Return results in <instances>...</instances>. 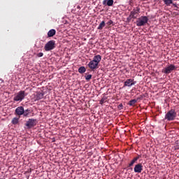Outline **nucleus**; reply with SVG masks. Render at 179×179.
<instances>
[{"mask_svg": "<svg viewBox=\"0 0 179 179\" xmlns=\"http://www.w3.org/2000/svg\"><path fill=\"white\" fill-rule=\"evenodd\" d=\"M176 117H177V112H176V110L171 109L165 115V120H167V121H174Z\"/></svg>", "mask_w": 179, "mask_h": 179, "instance_id": "obj_1", "label": "nucleus"}, {"mask_svg": "<svg viewBox=\"0 0 179 179\" xmlns=\"http://www.w3.org/2000/svg\"><path fill=\"white\" fill-rule=\"evenodd\" d=\"M27 94H26V92L21 90L17 92L13 98L14 101H22L24 100V97H26Z\"/></svg>", "mask_w": 179, "mask_h": 179, "instance_id": "obj_2", "label": "nucleus"}, {"mask_svg": "<svg viewBox=\"0 0 179 179\" xmlns=\"http://www.w3.org/2000/svg\"><path fill=\"white\" fill-rule=\"evenodd\" d=\"M149 22V18L146 16H141V17L138 18V20L136 21V26L138 27H142L145 26Z\"/></svg>", "mask_w": 179, "mask_h": 179, "instance_id": "obj_3", "label": "nucleus"}, {"mask_svg": "<svg viewBox=\"0 0 179 179\" xmlns=\"http://www.w3.org/2000/svg\"><path fill=\"white\" fill-rule=\"evenodd\" d=\"M55 48V41H49L44 46L45 51H51Z\"/></svg>", "mask_w": 179, "mask_h": 179, "instance_id": "obj_4", "label": "nucleus"}, {"mask_svg": "<svg viewBox=\"0 0 179 179\" xmlns=\"http://www.w3.org/2000/svg\"><path fill=\"white\" fill-rule=\"evenodd\" d=\"M177 67L174 66V64H170L169 66L165 67L162 69V73L169 75L173 72V71H176Z\"/></svg>", "mask_w": 179, "mask_h": 179, "instance_id": "obj_5", "label": "nucleus"}, {"mask_svg": "<svg viewBox=\"0 0 179 179\" xmlns=\"http://www.w3.org/2000/svg\"><path fill=\"white\" fill-rule=\"evenodd\" d=\"M37 122H38L36 119H29L28 121H27L25 125L28 129H30L34 127H36V125H37Z\"/></svg>", "mask_w": 179, "mask_h": 179, "instance_id": "obj_6", "label": "nucleus"}, {"mask_svg": "<svg viewBox=\"0 0 179 179\" xmlns=\"http://www.w3.org/2000/svg\"><path fill=\"white\" fill-rule=\"evenodd\" d=\"M135 85H136V81L134 79L129 78L124 81L123 87H131Z\"/></svg>", "mask_w": 179, "mask_h": 179, "instance_id": "obj_7", "label": "nucleus"}, {"mask_svg": "<svg viewBox=\"0 0 179 179\" xmlns=\"http://www.w3.org/2000/svg\"><path fill=\"white\" fill-rule=\"evenodd\" d=\"M139 13H141V8L139 7H136L130 12V15H131V17H133V19H136Z\"/></svg>", "mask_w": 179, "mask_h": 179, "instance_id": "obj_8", "label": "nucleus"}, {"mask_svg": "<svg viewBox=\"0 0 179 179\" xmlns=\"http://www.w3.org/2000/svg\"><path fill=\"white\" fill-rule=\"evenodd\" d=\"M24 113V108H23V106H18L15 109V115H18L19 118H20V116L23 115Z\"/></svg>", "mask_w": 179, "mask_h": 179, "instance_id": "obj_9", "label": "nucleus"}, {"mask_svg": "<svg viewBox=\"0 0 179 179\" xmlns=\"http://www.w3.org/2000/svg\"><path fill=\"white\" fill-rule=\"evenodd\" d=\"M88 68L92 69V71H94V69H97L99 68V64L93 60H91L88 64Z\"/></svg>", "mask_w": 179, "mask_h": 179, "instance_id": "obj_10", "label": "nucleus"}, {"mask_svg": "<svg viewBox=\"0 0 179 179\" xmlns=\"http://www.w3.org/2000/svg\"><path fill=\"white\" fill-rule=\"evenodd\" d=\"M163 2L166 5V6H171V5H173L174 8H177V9H178L177 3H174L173 0H163Z\"/></svg>", "mask_w": 179, "mask_h": 179, "instance_id": "obj_11", "label": "nucleus"}, {"mask_svg": "<svg viewBox=\"0 0 179 179\" xmlns=\"http://www.w3.org/2000/svg\"><path fill=\"white\" fill-rule=\"evenodd\" d=\"M134 173H142L143 170V166L142 165V164L139 163L135 165L134 166Z\"/></svg>", "mask_w": 179, "mask_h": 179, "instance_id": "obj_12", "label": "nucleus"}, {"mask_svg": "<svg viewBox=\"0 0 179 179\" xmlns=\"http://www.w3.org/2000/svg\"><path fill=\"white\" fill-rule=\"evenodd\" d=\"M92 61L99 65V64H100V62L101 61V56L100 55H95L93 57Z\"/></svg>", "mask_w": 179, "mask_h": 179, "instance_id": "obj_13", "label": "nucleus"}, {"mask_svg": "<svg viewBox=\"0 0 179 179\" xmlns=\"http://www.w3.org/2000/svg\"><path fill=\"white\" fill-rule=\"evenodd\" d=\"M103 5H107V6H113V5H114V0H103Z\"/></svg>", "mask_w": 179, "mask_h": 179, "instance_id": "obj_14", "label": "nucleus"}, {"mask_svg": "<svg viewBox=\"0 0 179 179\" xmlns=\"http://www.w3.org/2000/svg\"><path fill=\"white\" fill-rule=\"evenodd\" d=\"M55 34H57V31H55V29H50L48 32V37H54V36H55Z\"/></svg>", "mask_w": 179, "mask_h": 179, "instance_id": "obj_15", "label": "nucleus"}, {"mask_svg": "<svg viewBox=\"0 0 179 179\" xmlns=\"http://www.w3.org/2000/svg\"><path fill=\"white\" fill-rule=\"evenodd\" d=\"M138 160H139V156L134 157L131 162L129 164V167H132V166H134V164H135L136 162H138Z\"/></svg>", "mask_w": 179, "mask_h": 179, "instance_id": "obj_16", "label": "nucleus"}, {"mask_svg": "<svg viewBox=\"0 0 179 179\" xmlns=\"http://www.w3.org/2000/svg\"><path fill=\"white\" fill-rule=\"evenodd\" d=\"M44 97V93L43 92H37L36 96V100H41Z\"/></svg>", "mask_w": 179, "mask_h": 179, "instance_id": "obj_17", "label": "nucleus"}, {"mask_svg": "<svg viewBox=\"0 0 179 179\" xmlns=\"http://www.w3.org/2000/svg\"><path fill=\"white\" fill-rule=\"evenodd\" d=\"M20 119V117H13L11 121V124H13V125H17V124H19Z\"/></svg>", "mask_w": 179, "mask_h": 179, "instance_id": "obj_18", "label": "nucleus"}, {"mask_svg": "<svg viewBox=\"0 0 179 179\" xmlns=\"http://www.w3.org/2000/svg\"><path fill=\"white\" fill-rule=\"evenodd\" d=\"M105 26H106V22L105 21H102L99 24V27H97V29L98 30H103V27H105Z\"/></svg>", "mask_w": 179, "mask_h": 179, "instance_id": "obj_19", "label": "nucleus"}, {"mask_svg": "<svg viewBox=\"0 0 179 179\" xmlns=\"http://www.w3.org/2000/svg\"><path fill=\"white\" fill-rule=\"evenodd\" d=\"M138 100H139V98H138L137 99L130 100L129 102V106H134V104H136V103L138 102Z\"/></svg>", "mask_w": 179, "mask_h": 179, "instance_id": "obj_20", "label": "nucleus"}, {"mask_svg": "<svg viewBox=\"0 0 179 179\" xmlns=\"http://www.w3.org/2000/svg\"><path fill=\"white\" fill-rule=\"evenodd\" d=\"M79 73H85L86 72V68L85 66H81L78 69Z\"/></svg>", "mask_w": 179, "mask_h": 179, "instance_id": "obj_21", "label": "nucleus"}, {"mask_svg": "<svg viewBox=\"0 0 179 179\" xmlns=\"http://www.w3.org/2000/svg\"><path fill=\"white\" fill-rule=\"evenodd\" d=\"M30 114V110L27 109V110H24V113H22V115L24 117H29V115Z\"/></svg>", "mask_w": 179, "mask_h": 179, "instance_id": "obj_22", "label": "nucleus"}, {"mask_svg": "<svg viewBox=\"0 0 179 179\" xmlns=\"http://www.w3.org/2000/svg\"><path fill=\"white\" fill-rule=\"evenodd\" d=\"M85 79H86V80H90V79H92V74L85 76Z\"/></svg>", "mask_w": 179, "mask_h": 179, "instance_id": "obj_23", "label": "nucleus"}, {"mask_svg": "<svg viewBox=\"0 0 179 179\" xmlns=\"http://www.w3.org/2000/svg\"><path fill=\"white\" fill-rule=\"evenodd\" d=\"M134 19V17H131V14L127 18V22H131V20Z\"/></svg>", "mask_w": 179, "mask_h": 179, "instance_id": "obj_24", "label": "nucleus"}, {"mask_svg": "<svg viewBox=\"0 0 179 179\" xmlns=\"http://www.w3.org/2000/svg\"><path fill=\"white\" fill-rule=\"evenodd\" d=\"M113 23H114V22H113V20H110L106 23V24H107L108 26H111V24H113Z\"/></svg>", "mask_w": 179, "mask_h": 179, "instance_id": "obj_25", "label": "nucleus"}, {"mask_svg": "<svg viewBox=\"0 0 179 179\" xmlns=\"http://www.w3.org/2000/svg\"><path fill=\"white\" fill-rule=\"evenodd\" d=\"M43 55H44L43 52H39L37 54V57H38V58H41V57H43Z\"/></svg>", "mask_w": 179, "mask_h": 179, "instance_id": "obj_26", "label": "nucleus"}, {"mask_svg": "<svg viewBox=\"0 0 179 179\" xmlns=\"http://www.w3.org/2000/svg\"><path fill=\"white\" fill-rule=\"evenodd\" d=\"M104 103H105V99H101L100 102H99V104L102 105V104H104Z\"/></svg>", "mask_w": 179, "mask_h": 179, "instance_id": "obj_27", "label": "nucleus"}, {"mask_svg": "<svg viewBox=\"0 0 179 179\" xmlns=\"http://www.w3.org/2000/svg\"><path fill=\"white\" fill-rule=\"evenodd\" d=\"M77 9H80V6H78Z\"/></svg>", "mask_w": 179, "mask_h": 179, "instance_id": "obj_28", "label": "nucleus"}, {"mask_svg": "<svg viewBox=\"0 0 179 179\" xmlns=\"http://www.w3.org/2000/svg\"><path fill=\"white\" fill-rule=\"evenodd\" d=\"M119 107H122V103H120V104L119 105Z\"/></svg>", "mask_w": 179, "mask_h": 179, "instance_id": "obj_29", "label": "nucleus"}, {"mask_svg": "<svg viewBox=\"0 0 179 179\" xmlns=\"http://www.w3.org/2000/svg\"><path fill=\"white\" fill-rule=\"evenodd\" d=\"M173 1H179V0H173Z\"/></svg>", "mask_w": 179, "mask_h": 179, "instance_id": "obj_30", "label": "nucleus"}]
</instances>
